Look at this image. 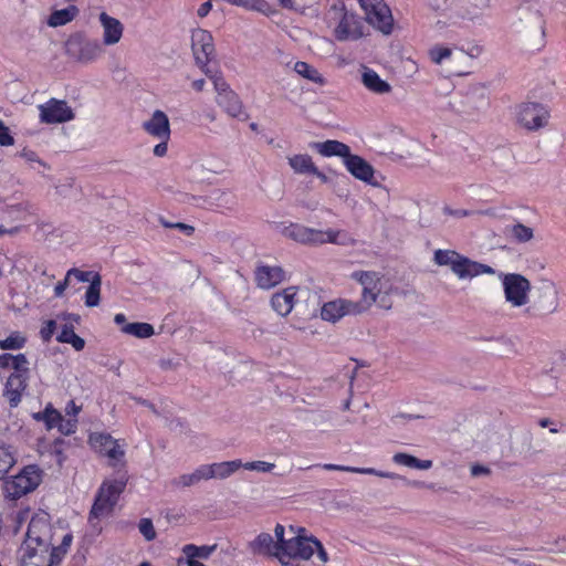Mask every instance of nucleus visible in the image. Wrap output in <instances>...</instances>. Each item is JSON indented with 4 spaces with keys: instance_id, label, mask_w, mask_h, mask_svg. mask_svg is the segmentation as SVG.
Wrapping results in <instances>:
<instances>
[{
    "instance_id": "nucleus-54",
    "label": "nucleus",
    "mask_w": 566,
    "mask_h": 566,
    "mask_svg": "<svg viewBox=\"0 0 566 566\" xmlns=\"http://www.w3.org/2000/svg\"><path fill=\"white\" fill-rule=\"evenodd\" d=\"M80 411L81 407H78L73 400H70L65 406V413L69 417L67 419H76Z\"/></svg>"
},
{
    "instance_id": "nucleus-43",
    "label": "nucleus",
    "mask_w": 566,
    "mask_h": 566,
    "mask_svg": "<svg viewBox=\"0 0 566 566\" xmlns=\"http://www.w3.org/2000/svg\"><path fill=\"white\" fill-rule=\"evenodd\" d=\"M27 338L21 332H12L7 338L0 339V349L19 350L25 346Z\"/></svg>"
},
{
    "instance_id": "nucleus-52",
    "label": "nucleus",
    "mask_w": 566,
    "mask_h": 566,
    "mask_svg": "<svg viewBox=\"0 0 566 566\" xmlns=\"http://www.w3.org/2000/svg\"><path fill=\"white\" fill-rule=\"evenodd\" d=\"M56 327V323L54 321H48L45 325L41 328L40 334L43 340L48 342L54 334Z\"/></svg>"
},
{
    "instance_id": "nucleus-19",
    "label": "nucleus",
    "mask_w": 566,
    "mask_h": 566,
    "mask_svg": "<svg viewBox=\"0 0 566 566\" xmlns=\"http://www.w3.org/2000/svg\"><path fill=\"white\" fill-rule=\"evenodd\" d=\"M90 443L97 452L107 457L112 467L116 468L123 462L125 454L123 446L109 434L92 433Z\"/></svg>"
},
{
    "instance_id": "nucleus-21",
    "label": "nucleus",
    "mask_w": 566,
    "mask_h": 566,
    "mask_svg": "<svg viewBox=\"0 0 566 566\" xmlns=\"http://www.w3.org/2000/svg\"><path fill=\"white\" fill-rule=\"evenodd\" d=\"M191 49L196 63L205 69L214 53L213 39L210 32L195 29L191 32Z\"/></svg>"
},
{
    "instance_id": "nucleus-58",
    "label": "nucleus",
    "mask_w": 566,
    "mask_h": 566,
    "mask_svg": "<svg viewBox=\"0 0 566 566\" xmlns=\"http://www.w3.org/2000/svg\"><path fill=\"white\" fill-rule=\"evenodd\" d=\"M211 8H212L211 2H210V1H207V2L202 3V4L199 7V9H198L197 13H198V15H199L200 18H203V17H206V15L210 12Z\"/></svg>"
},
{
    "instance_id": "nucleus-62",
    "label": "nucleus",
    "mask_w": 566,
    "mask_h": 566,
    "mask_svg": "<svg viewBox=\"0 0 566 566\" xmlns=\"http://www.w3.org/2000/svg\"><path fill=\"white\" fill-rule=\"evenodd\" d=\"M114 322L117 324V325H120L122 327L127 324L126 323V316L123 314V313H118L115 315L114 317Z\"/></svg>"
},
{
    "instance_id": "nucleus-61",
    "label": "nucleus",
    "mask_w": 566,
    "mask_h": 566,
    "mask_svg": "<svg viewBox=\"0 0 566 566\" xmlns=\"http://www.w3.org/2000/svg\"><path fill=\"white\" fill-rule=\"evenodd\" d=\"M206 81L203 78L196 80L192 82V87L197 92H201L205 87Z\"/></svg>"
},
{
    "instance_id": "nucleus-60",
    "label": "nucleus",
    "mask_w": 566,
    "mask_h": 566,
    "mask_svg": "<svg viewBox=\"0 0 566 566\" xmlns=\"http://www.w3.org/2000/svg\"><path fill=\"white\" fill-rule=\"evenodd\" d=\"M143 334H144V338L153 336L155 334L154 327L150 324H148V323H144V325H143Z\"/></svg>"
},
{
    "instance_id": "nucleus-2",
    "label": "nucleus",
    "mask_w": 566,
    "mask_h": 566,
    "mask_svg": "<svg viewBox=\"0 0 566 566\" xmlns=\"http://www.w3.org/2000/svg\"><path fill=\"white\" fill-rule=\"evenodd\" d=\"M350 277L361 286L360 300L356 302L360 313L367 312L373 305L389 311L402 291L378 271H355Z\"/></svg>"
},
{
    "instance_id": "nucleus-57",
    "label": "nucleus",
    "mask_w": 566,
    "mask_h": 566,
    "mask_svg": "<svg viewBox=\"0 0 566 566\" xmlns=\"http://www.w3.org/2000/svg\"><path fill=\"white\" fill-rule=\"evenodd\" d=\"M165 226L166 227L178 228L181 231L186 232L188 235L192 234L193 231H195V228L192 226H189V224H186V223H181V222H178V223H175V224L165 223Z\"/></svg>"
},
{
    "instance_id": "nucleus-64",
    "label": "nucleus",
    "mask_w": 566,
    "mask_h": 566,
    "mask_svg": "<svg viewBox=\"0 0 566 566\" xmlns=\"http://www.w3.org/2000/svg\"><path fill=\"white\" fill-rule=\"evenodd\" d=\"M406 67L408 69L409 72H417L418 71V65L411 61V60H407L406 62Z\"/></svg>"
},
{
    "instance_id": "nucleus-56",
    "label": "nucleus",
    "mask_w": 566,
    "mask_h": 566,
    "mask_svg": "<svg viewBox=\"0 0 566 566\" xmlns=\"http://www.w3.org/2000/svg\"><path fill=\"white\" fill-rule=\"evenodd\" d=\"M471 474L473 476L488 475L490 474V469L481 464H474L471 467Z\"/></svg>"
},
{
    "instance_id": "nucleus-41",
    "label": "nucleus",
    "mask_w": 566,
    "mask_h": 566,
    "mask_svg": "<svg viewBox=\"0 0 566 566\" xmlns=\"http://www.w3.org/2000/svg\"><path fill=\"white\" fill-rule=\"evenodd\" d=\"M57 342L72 345L75 350H82L85 346V340L80 337L73 327L64 326L56 337Z\"/></svg>"
},
{
    "instance_id": "nucleus-33",
    "label": "nucleus",
    "mask_w": 566,
    "mask_h": 566,
    "mask_svg": "<svg viewBox=\"0 0 566 566\" xmlns=\"http://www.w3.org/2000/svg\"><path fill=\"white\" fill-rule=\"evenodd\" d=\"M242 467V461L233 460V461H224L208 464L210 480L211 479H227L234 472H237Z\"/></svg>"
},
{
    "instance_id": "nucleus-35",
    "label": "nucleus",
    "mask_w": 566,
    "mask_h": 566,
    "mask_svg": "<svg viewBox=\"0 0 566 566\" xmlns=\"http://www.w3.org/2000/svg\"><path fill=\"white\" fill-rule=\"evenodd\" d=\"M78 13V9L75 6H69L67 8L53 11L49 19L48 24L52 28L65 25L73 21Z\"/></svg>"
},
{
    "instance_id": "nucleus-25",
    "label": "nucleus",
    "mask_w": 566,
    "mask_h": 566,
    "mask_svg": "<svg viewBox=\"0 0 566 566\" xmlns=\"http://www.w3.org/2000/svg\"><path fill=\"white\" fill-rule=\"evenodd\" d=\"M481 52L482 49L480 46H472L470 51H464L455 46L451 62L448 63V67L457 75L469 74L472 69V60L476 59Z\"/></svg>"
},
{
    "instance_id": "nucleus-47",
    "label": "nucleus",
    "mask_w": 566,
    "mask_h": 566,
    "mask_svg": "<svg viewBox=\"0 0 566 566\" xmlns=\"http://www.w3.org/2000/svg\"><path fill=\"white\" fill-rule=\"evenodd\" d=\"M69 275H72L77 282H88L90 284L95 280V276H101L97 272L82 271L76 268L70 269Z\"/></svg>"
},
{
    "instance_id": "nucleus-12",
    "label": "nucleus",
    "mask_w": 566,
    "mask_h": 566,
    "mask_svg": "<svg viewBox=\"0 0 566 566\" xmlns=\"http://www.w3.org/2000/svg\"><path fill=\"white\" fill-rule=\"evenodd\" d=\"M505 301L512 307H522L530 302L531 282L517 273L504 274L502 279Z\"/></svg>"
},
{
    "instance_id": "nucleus-6",
    "label": "nucleus",
    "mask_w": 566,
    "mask_h": 566,
    "mask_svg": "<svg viewBox=\"0 0 566 566\" xmlns=\"http://www.w3.org/2000/svg\"><path fill=\"white\" fill-rule=\"evenodd\" d=\"M0 370H11L4 384L3 396L15 407L28 386L29 361L24 354H1Z\"/></svg>"
},
{
    "instance_id": "nucleus-18",
    "label": "nucleus",
    "mask_w": 566,
    "mask_h": 566,
    "mask_svg": "<svg viewBox=\"0 0 566 566\" xmlns=\"http://www.w3.org/2000/svg\"><path fill=\"white\" fill-rule=\"evenodd\" d=\"M67 52L77 62L87 64L98 60L104 50L97 40L75 38L67 42Z\"/></svg>"
},
{
    "instance_id": "nucleus-45",
    "label": "nucleus",
    "mask_w": 566,
    "mask_h": 566,
    "mask_svg": "<svg viewBox=\"0 0 566 566\" xmlns=\"http://www.w3.org/2000/svg\"><path fill=\"white\" fill-rule=\"evenodd\" d=\"M17 459L9 448L0 447V479L15 464Z\"/></svg>"
},
{
    "instance_id": "nucleus-44",
    "label": "nucleus",
    "mask_w": 566,
    "mask_h": 566,
    "mask_svg": "<svg viewBox=\"0 0 566 566\" xmlns=\"http://www.w3.org/2000/svg\"><path fill=\"white\" fill-rule=\"evenodd\" d=\"M20 157L23 158L32 169L43 174L48 169V165L31 149H22Z\"/></svg>"
},
{
    "instance_id": "nucleus-16",
    "label": "nucleus",
    "mask_w": 566,
    "mask_h": 566,
    "mask_svg": "<svg viewBox=\"0 0 566 566\" xmlns=\"http://www.w3.org/2000/svg\"><path fill=\"white\" fill-rule=\"evenodd\" d=\"M73 542L72 534L63 536V547H53L51 554L20 553L22 566H54L59 565Z\"/></svg>"
},
{
    "instance_id": "nucleus-32",
    "label": "nucleus",
    "mask_w": 566,
    "mask_h": 566,
    "mask_svg": "<svg viewBox=\"0 0 566 566\" xmlns=\"http://www.w3.org/2000/svg\"><path fill=\"white\" fill-rule=\"evenodd\" d=\"M314 148L324 157L338 156L344 159L349 155L350 148L346 144L338 140H326L323 143H315Z\"/></svg>"
},
{
    "instance_id": "nucleus-3",
    "label": "nucleus",
    "mask_w": 566,
    "mask_h": 566,
    "mask_svg": "<svg viewBox=\"0 0 566 566\" xmlns=\"http://www.w3.org/2000/svg\"><path fill=\"white\" fill-rule=\"evenodd\" d=\"M72 534L63 527H53L46 512L35 513L28 526L20 553L51 554L53 547H63V536Z\"/></svg>"
},
{
    "instance_id": "nucleus-38",
    "label": "nucleus",
    "mask_w": 566,
    "mask_h": 566,
    "mask_svg": "<svg viewBox=\"0 0 566 566\" xmlns=\"http://www.w3.org/2000/svg\"><path fill=\"white\" fill-rule=\"evenodd\" d=\"M216 548L217 545L197 546L193 544H188L182 547V553L186 556V560H198L199 558L207 559L216 551Z\"/></svg>"
},
{
    "instance_id": "nucleus-27",
    "label": "nucleus",
    "mask_w": 566,
    "mask_h": 566,
    "mask_svg": "<svg viewBox=\"0 0 566 566\" xmlns=\"http://www.w3.org/2000/svg\"><path fill=\"white\" fill-rule=\"evenodd\" d=\"M360 81L364 87L377 95H387L392 91L391 85L373 69L360 65L359 67Z\"/></svg>"
},
{
    "instance_id": "nucleus-36",
    "label": "nucleus",
    "mask_w": 566,
    "mask_h": 566,
    "mask_svg": "<svg viewBox=\"0 0 566 566\" xmlns=\"http://www.w3.org/2000/svg\"><path fill=\"white\" fill-rule=\"evenodd\" d=\"M210 480L208 464L201 465L197 468L193 472L188 474H182L175 482L176 485L182 488H189L191 485H196L201 481Z\"/></svg>"
},
{
    "instance_id": "nucleus-22",
    "label": "nucleus",
    "mask_w": 566,
    "mask_h": 566,
    "mask_svg": "<svg viewBox=\"0 0 566 566\" xmlns=\"http://www.w3.org/2000/svg\"><path fill=\"white\" fill-rule=\"evenodd\" d=\"M213 85L218 94L217 103L223 107L232 117L244 115L238 95L230 90L229 85L220 77L213 78Z\"/></svg>"
},
{
    "instance_id": "nucleus-39",
    "label": "nucleus",
    "mask_w": 566,
    "mask_h": 566,
    "mask_svg": "<svg viewBox=\"0 0 566 566\" xmlns=\"http://www.w3.org/2000/svg\"><path fill=\"white\" fill-rule=\"evenodd\" d=\"M289 164L296 174L316 172V166L308 155H294L289 157Z\"/></svg>"
},
{
    "instance_id": "nucleus-4",
    "label": "nucleus",
    "mask_w": 566,
    "mask_h": 566,
    "mask_svg": "<svg viewBox=\"0 0 566 566\" xmlns=\"http://www.w3.org/2000/svg\"><path fill=\"white\" fill-rule=\"evenodd\" d=\"M127 482V472L119 470L114 476L105 479L101 484L88 516V523L95 532H102L101 522L113 514Z\"/></svg>"
},
{
    "instance_id": "nucleus-63",
    "label": "nucleus",
    "mask_w": 566,
    "mask_h": 566,
    "mask_svg": "<svg viewBox=\"0 0 566 566\" xmlns=\"http://www.w3.org/2000/svg\"><path fill=\"white\" fill-rule=\"evenodd\" d=\"M376 475L380 476V478H386V479H400L399 475L391 473V472L377 471Z\"/></svg>"
},
{
    "instance_id": "nucleus-24",
    "label": "nucleus",
    "mask_w": 566,
    "mask_h": 566,
    "mask_svg": "<svg viewBox=\"0 0 566 566\" xmlns=\"http://www.w3.org/2000/svg\"><path fill=\"white\" fill-rule=\"evenodd\" d=\"M98 22L102 28V44L105 46H112L117 44L124 33V25L123 23L109 15L106 11L102 10L98 13Z\"/></svg>"
},
{
    "instance_id": "nucleus-1",
    "label": "nucleus",
    "mask_w": 566,
    "mask_h": 566,
    "mask_svg": "<svg viewBox=\"0 0 566 566\" xmlns=\"http://www.w3.org/2000/svg\"><path fill=\"white\" fill-rule=\"evenodd\" d=\"M316 555L317 565H326L329 560L322 542L301 526L290 525L281 541L280 564L296 566L300 562L310 560Z\"/></svg>"
},
{
    "instance_id": "nucleus-40",
    "label": "nucleus",
    "mask_w": 566,
    "mask_h": 566,
    "mask_svg": "<svg viewBox=\"0 0 566 566\" xmlns=\"http://www.w3.org/2000/svg\"><path fill=\"white\" fill-rule=\"evenodd\" d=\"M455 50V46H444L441 44H436L431 46L428 51V55L434 64L442 65L451 62V57L453 55V52Z\"/></svg>"
},
{
    "instance_id": "nucleus-53",
    "label": "nucleus",
    "mask_w": 566,
    "mask_h": 566,
    "mask_svg": "<svg viewBox=\"0 0 566 566\" xmlns=\"http://www.w3.org/2000/svg\"><path fill=\"white\" fill-rule=\"evenodd\" d=\"M157 536L156 530L151 520L144 518V539L154 541Z\"/></svg>"
},
{
    "instance_id": "nucleus-29",
    "label": "nucleus",
    "mask_w": 566,
    "mask_h": 566,
    "mask_svg": "<svg viewBox=\"0 0 566 566\" xmlns=\"http://www.w3.org/2000/svg\"><path fill=\"white\" fill-rule=\"evenodd\" d=\"M297 292V287L290 286L281 292L273 294L271 298V305L273 310L281 316L289 315L296 303Z\"/></svg>"
},
{
    "instance_id": "nucleus-42",
    "label": "nucleus",
    "mask_w": 566,
    "mask_h": 566,
    "mask_svg": "<svg viewBox=\"0 0 566 566\" xmlns=\"http://www.w3.org/2000/svg\"><path fill=\"white\" fill-rule=\"evenodd\" d=\"M101 285H102L101 276H95V280L92 281V284L88 285V287L85 292V295H84V302L87 307H95L99 304Z\"/></svg>"
},
{
    "instance_id": "nucleus-48",
    "label": "nucleus",
    "mask_w": 566,
    "mask_h": 566,
    "mask_svg": "<svg viewBox=\"0 0 566 566\" xmlns=\"http://www.w3.org/2000/svg\"><path fill=\"white\" fill-rule=\"evenodd\" d=\"M247 470L256 471V472H271L274 468V463L265 462V461H252L242 463V467Z\"/></svg>"
},
{
    "instance_id": "nucleus-23",
    "label": "nucleus",
    "mask_w": 566,
    "mask_h": 566,
    "mask_svg": "<svg viewBox=\"0 0 566 566\" xmlns=\"http://www.w3.org/2000/svg\"><path fill=\"white\" fill-rule=\"evenodd\" d=\"M361 314L356 302L350 300H334L325 303L321 308V317L323 321L336 323L346 315Z\"/></svg>"
},
{
    "instance_id": "nucleus-17",
    "label": "nucleus",
    "mask_w": 566,
    "mask_h": 566,
    "mask_svg": "<svg viewBox=\"0 0 566 566\" xmlns=\"http://www.w3.org/2000/svg\"><path fill=\"white\" fill-rule=\"evenodd\" d=\"M283 533H286V528L282 524H276L274 527V537L269 533H261L249 543V548L254 554L268 555L280 562Z\"/></svg>"
},
{
    "instance_id": "nucleus-28",
    "label": "nucleus",
    "mask_w": 566,
    "mask_h": 566,
    "mask_svg": "<svg viewBox=\"0 0 566 566\" xmlns=\"http://www.w3.org/2000/svg\"><path fill=\"white\" fill-rule=\"evenodd\" d=\"M24 212V208L22 205L17 202H11L7 199H4L2 196H0V216L1 220L4 221H15L21 219V216ZM19 227L12 226V227H4L3 224H0V237L4 234L13 235L19 232Z\"/></svg>"
},
{
    "instance_id": "nucleus-26",
    "label": "nucleus",
    "mask_w": 566,
    "mask_h": 566,
    "mask_svg": "<svg viewBox=\"0 0 566 566\" xmlns=\"http://www.w3.org/2000/svg\"><path fill=\"white\" fill-rule=\"evenodd\" d=\"M363 29L359 19L352 12H344L335 29V36L338 41L357 40L363 36Z\"/></svg>"
},
{
    "instance_id": "nucleus-59",
    "label": "nucleus",
    "mask_w": 566,
    "mask_h": 566,
    "mask_svg": "<svg viewBox=\"0 0 566 566\" xmlns=\"http://www.w3.org/2000/svg\"><path fill=\"white\" fill-rule=\"evenodd\" d=\"M347 471H352V472H358V473H363V474H375L377 473V470L375 469H359V468H350V469H346Z\"/></svg>"
},
{
    "instance_id": "nucleus-55",
    "label": "nucleus",
    "mask_w": 566,
    "mask_h": 566,
    "mask_svg": "<svg viewBox=\"0 0 566 566\" xmlns=\"http://www.w3.org/2000/svg\"><path fill=\"white\" fill-rule=\"evenodd\" d=\"M232 3L238 6H243L251 9H260L259 3L262 2V0H230Z\"/></svg>"
},
{
    "instance_id": "nucleus-10",
    "label": "nucleus",
    "mask_w": 566,
    "mask_h": 566,
    "mask_svg": "<svg viewBox=\"0 0 566 566\" xmlns=\"http://www.w3.org/2000/svg\"><path fill=\"white\" fill-rule=\"evenodd\" d=\"M520 36L531 45H541L545 38V20L538 10H526L520 13L516 21Z\"/></svg>"
},
{
    "instance_id": "nucleus-11",
    "label": "nucleus",
    "mask_w": 566,
    "mask_h": 566,
    "mask_svg": "<svg viewBox=\"0 0 566 566\" xmlns=\"http://www.w3.org/2000/svg\"><path fill=\"white\" fill-rule=\"evenodd\" d=\"M515 118L520 127L535 132L547 125L549 113L539 103L525 102L516 106Z\"/></svg>"
},
{
    "instance_id": "nucleus-31",
    "label": "nucleus",
    "mask_w": 566,
    "mask_h": 566,
    "mask_svg": "<svg viewBox=\"0 0 566 566\" xmlns=\"http://www.w3.org/2000/svg\"><path fill=\"white\" fill-rule=\"evenodd\" d=\"M284 279V271L280 266H259L255 271V280L261 289H272Z\"/></svg>"
},
{
    "instance_id": "nucleus-14",
    "label": "nucleus",
    "mask_w": 566,
    "mask_h": 566,
    "mask_svg": "<svg viewBox=\"0 0 566 566\" xmlns=\"http://www.w3.org/2000/svg\"><path fill=\"white\" fill-rule=\"evenodd\" d=\"M365 12L366 21L382 32L389 34L392 30L394 19L389 7L384 0H358Z\"/></svg>"
},
{
    "instance_id": "nucleus-49",
    "label": "nucleus",
    "mask_w": 566,
    "mask_h": 566,
    "mask_svg": "<svg viewBox=\"0 0 566 566\" xmlns=\"http://www.w3.org/2000/svg\"><path fill=\"white\" fill-rule=\"evenodd\" d=\"M14 145V137L12 136L10 128L0 119V146L10 147Z\"/></svg>"
},
{
    "instance_id": "nucleus-30",
    "label": "nucleus",
    "mask_w": 566,
    "mask_h": 566,
    "mask_svg": "<svg viewBox=\"0 0 566 566\" xmlns=\"http://www.w3.org/2000/svg\"><path fill=\"white\" fill-rule=\"evenodd\" d=\"M347 170L357 179L370 182L374 178L373 167L361 157L357 155H347L344 159Z\"/></svg>"
},
{
    "instance_id": "nucleus-15",
    "label": "nucleus",
    "mask_w": 566,
    "mask_h": 566,
    "mask_svg": "<svg viewBox=\"0 0 566 566\" xmlns=\"http://www.w3.org/2000/svg\"><path fill=\"white\" fill-rule=\"evenodd\" d=\"M144 128L148 135L159 140L154 147L155 156L164 157L167 154V144L171 133L168 116L161 111H155L151 117L144 123Z\"/></svg>"
},
{
    "instance_id": "nucleus-20",
    "label": "nucleus",
    "mask_w": 566,
    "mask_h": 566,
    "mask_svg": "<svg viewBox=\"0 0 566 566\" xmlns=\"http://www.w3.org/2000/svg\"><path fill=\"white\" fill-rule=\"evenodd\" d=\"M36 421H42L48 430L56 428L62 434L69 436L75 432L77 419H65L60 411L48 405L43 411L33 413Z\"/></svg>"
},
{
    "instance_id": "nucleus-37",
    "label": "nucleus",
    "mask_w": 566,
    "mask_h": 566,
    "mask_svg": "<svg viewBox=\"0 0 566 566\" xmlns=\"http://www.w3.org/2000/svg\"><path fill=\"white\" fill-rule=\"evenodd\" d=\"M392 460L396 464L411 469L428 470L432 467L431 460H420L409 453L398 452L394 454Z\"/></svg>"
},
{
    "instance_id": "nucleus-7",
    "label": "nucleus",
    "mask_w": 566,
    "mask_h": 566,
    "mask_svg": "<svg viewBox=\"0 0 566 566\" xmlns=\"http://www.w3.org/2000/svg\"><path fill=\"white\" fill-rule=\"evenodd\" d=\"M283 233L286 238L302 244L333 243L349 245L355 243V240L345 231L333 229L318 230L297 223L284 228Z\"/></svg>"
},
{
    "instance_id": "nucleus-5",
    "label": "nucleus",
    "mask_w": 566,
    "mask_h": 566,
    "mask_svg": "<svg viewBox=\"0 0 566 566\" xmlns=\"http://www.w3.org/2000/svg\"><path fill=\"white\" fill-rule=\"evenodd\" d=\"M127 482V472L119 470L114 476L105 479L101 484L88 516V523L95 532H102L101 522L113 514Z\"/></svg>"
},
{
    "instance_id": "nucleus-13",
    "label": "nucleus",
    "mask_w": 566,
    "mask_h": 566,
    "mask_svg": "<svg viewBox=\"0 0 566 566\" xmlns=\"http://www.w3.org/2000/svg\"><path fill=\"white\" fill-rule=\"evenodd\" d=\"M39 111V122L45 125H57L72 122L75 118V112L65 99L50 98L45 103L36 106Z\"/></svg>"
},
{
    "instance_id": "nucleus-46",
    "label": "nucleus",
    "mask_w": 566,
    "mask_h": 566,
    "mask_svg": "<svg viewBox=\"0 0 566 566\" xmlns=\"http://www.w3.org/2000/svg\"><path fill=\"white\" fill-rule=\"evenodd\" d=\"M512 237L518 242H528L533 239V229L523 224L516 223L511 228Z\"/></svg>"
},
{
    "instance_id": "nucleus-51",
    "label": "nucleus",
    "mask_w": 566,
    "mask_h": 566,
    "mask_svg": "<svg viewBox=\"0 0 566 566\" xmlns=\"http://www.w3.org/2000/svg\"><path fill=\"white\" fill-rule=\"evenodd\" d=\"M120 329L124 334L142 338V323H128L125 324Z\"/></svg>"
},
{
    "instance_id": "nucleus-50",
    "label": "nucleus",
    "mask_w": 566,
    "mask_h": 566,
    "mask_svg": "<svg viewBox=\"0 0 566 566\" xmlns=\"http://www.w3.org/2000/svg\"><path fill=\"white\" fill-rule=\"evenodd\" d=\"M72 280H73V276L69 275V271H67L66 274H65L64 280L60 281L54 286V295H55V297H62L64 295L66 289L71 285Z\"/></svg>"
},
{
    "instance_id": "nucleus-8",
    "label": "nucleus",
    "mask_w": 566,
    "mask_h": 566,
    "mask_svg": "<svg viewBox=\"0 0 566 566\" xmlns=\"http://www.w3.org/2000/svg\"><path fill=\"white\" fill-rule=\"evenodd\" d=\"M433 260L438 265L449 266L460 280L473 279L481 274L495 273L493 268L472 261L453 250L439 249L434 252Z\"/></svg>"
},
{
    "instance_id": "nucleus-9",
    "label": "nucleus",
    "mask_w": 566,
    "mask_h": 566,
    "mask_svg": "<svg viewBox=\"0 0 566 566\" xmlns=\"http://www.w3.org/2000/svg\"><path fill=\"white\" fill-rule=\"evenodd\" d=\"M41 482V471L35 465H28L17 475L4 482L3 490L6 496L12 500L22 497L23 495L35 490Z\"/></svg>"
},
{
    "instance_id": "nucleus-34",
    "label": "nucleus",
    "mask_w": 566,
    "mask_h": 566,
    "mask_svg": "<svg viewBox=\"0 0 566 566\" xmlns=\"http://www.w3.org/2000/svg\"><path fill=\"white\" fill-rule=\"evenodd\" d=\"M293 70L303 78L317 85L324 86L326 84L325 77L318 72V70L304 61L295 62Z\"/></svg>"
}]
</instances>
